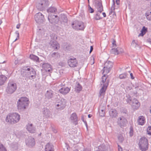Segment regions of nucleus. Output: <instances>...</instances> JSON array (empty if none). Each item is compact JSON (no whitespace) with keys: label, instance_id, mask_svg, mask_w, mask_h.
Segmentation results:
<instances>
[{"label":"nucleus","instance_id":"nucleus-1","mask_svg":"<svg viewBox=\"0 0 151 151\" xmlns=\"http://www.w3.org/2000/svg\"><path fill=\"white\" fill-rule=\"evenodd\" d=\"M20 119V115L16 113H13L9 114L6 118V121L11 124H14L18 122Z\"/></svg>","mask_w":151,"mask_h":151},{"label":"nucleus","instance_id":"nucleus-2","mask_svg":"<svg viewBox=\"0 0 151 151\" xmlns=\"http://www.w3.org/2000/svg\"><path fill=\"white\" fill-rule=\"evenodd\" d=\"M29 103V99L26 97H21L17 102V107L18 109L24 110L28 106Z\"/></svg>","mask_w":151,"mask_h":151},{"label":"nucleus","instance_id":"nucleus-3","mask_svg":"<svg viewBox=\"0 0 151 151\" xmlns=\"http://www.w3.org/2000/svg\"><path fill=\"white\" fill-rule=\"evenodd\" d=\"M103 74H104V76L102 77V82L103 84V86L100 90L99 97L102 96H104V95L107 87L109 84V81H108L106 80V78L105 76V75L107 73H105L103 72Z\"/></svg>","mask_w":151,"mask_h":151},{"label":"nucleus","instance_id":"nucleus-4","mask_svg":"<svg viewBox=\"0 0 151 151\" xmlns=\"http://www.w3.org/2000/svg\"><path fill=\"white\" fill-rule=\"evenodd\" d=\"M139 145L140 149L142 151H145L148 148V141L145 137H141L139 140Z\"/></svg>","mask_w":151,"mask_h":151},{"label":"nucleus","instance_id":"nucleus-5","mask_svg":"<svg viewBox=\"0 0 151 151\" xmlns=\"http://www.w3.org/2000/svg\"><path fill=\"white\" fill-rule=\"evenodd\" d=\"M49 5L47 0H38L36 4V7L39 10L45 9Z\"/></svg>","mask_w":151,"mask_h":151},{"label":"nucleus","instance_id":"nucleus-6","mask_svg":"<svg viewBox=\"0 0 151 151\" xmlns=\"http://www.w3.org/2000/svg\"><path fill=\"white\" fill-rule=\"evenodd\" d=\"M72 26L73 28L76 30H83L84 29V23L82 22L77 20H76L72 23Z\"/></svg>","mask_w":151,"mask_h":151},{"label":"nucleus","instance_id":"nucleus-7","mask_svg":"<svg viewBox=\"0 0 151 151\" xmlns=\"http://www.w3.org/2000/svg\"><path fill=\"white\" fill-rule=\"evenodd\" d=\"M17 88V85L15 83L9 82L8 83L6 88V92L8 93L12 94L16 91Z\"/></svg>","mask_w":151,"mask_h":151},{"label":"nucleus","instance_id":"nucleus-8","mask_svg":"<svg viewBox=\"0 0 151 151\" xmlns=\"http://www.w3.org/2000/svg\"><path fill=\"white\" fill-rule=\"evenodd\" d=\"M113 65V63L110 61H107L104 64L103 69V73H108L110 71Z\"/></svg>","mask_w":151,"mask_h":151},{"label":"nucleus","instance_id":"nucleus-9","mask_svg":"<svg viewBox=\"0 0 151 151\" xmlns=\"http://www.w3.org/2000/svg\"><path fill=\"white\" fill-rule=\"evenodd\" d=\"M48 18L49 22L53 24H57L59 20V18L57 15H55L52 14H49Z\"/></svg>","mask_w":151,"mask_h":151},{"label":"nucleus","instance_id":"nucleus-10","mask_svg":"<svg viewBox=\"0 0 151 151\" xmlns=\"http://www.w3.org/2000/svg\"><path fill=\"white\" fill-rule=\"evenodd\" d=\"M66 102L65 99H61L59 100L58 104L56 105V106L57 107V109L59 110L63 109L66 106Z\"/></svg>","mask_w":151,"mask_h":151},{"label":"nucleus","instance_id":"nucleus-11","mask_svg":"<svg viewBox=\"0 0 151 151\" xmlns=\"http://www.w3.org/2000/svg\"><path fill=\"white\" fill-rule=\"evenodd\" d=\"M35 18V20L37 23L40 24L44 21V16L41 13L39 12L36 14Z\"/></svg>","mask_w":151,"mask_h":151},{"label":"nucleus","instance_id":"nucleus-12","mask_svg":"<svg viewBox=\"0 0 151 151\" xmlns=\"http://www.w3.org/2000/svg\"><path fill=\"white\" fill-rule=\"evenodd\" d=\"M25 143L27 146L29 147H32L35 144V141L34 138L29 137L25 141Z\"/></svg>","mask_w":151,"mask_h":151},{"label":"nucleus","instance_id":"nucleus-13","mask_svg":"<svg viewBox=\"0 0 151 151\" xmlns=\"http://www.w3.org/2000/svg\"><path fill=\"white\" fill-rule=\"evenodd\" d=\"M69 65L71 67H76L78 64L76 58H70L68 61Z\"/></svg>","mask_w":151,"mask_h":151},{"label":"nucleus","instance_id":"nucleus-14","mask_svg":"<svg viewBox=\"0 0 151 151\" xmlns=\"http://www.w3.org/2000/svg\"><path fill=\"white\" fill-rule=\"evenodd\" d=\"M127 122L126 119L123 116L120 117L118 120V124L121 127L126 125Z\"/></svg>","mask_w":151,"mask_h":151},{"label":"nucleus","instance_id":"nucleus-15","mask_svg":"<svg viewBox=\"0 0 151 151\" xmlns=\"http://www.w3.org/2000/svg\"><path fill=\"white\" fill-rule=\"evenodd\" d=\"M130 104L132 106V108L135 109H137L140 106V103L135 99H134L132 100Z\"/></svg>","mask_w":151,"mask_h":151},{"label":"nucleus","instance_id":"nucleus-16","mask_svg":"<svg viewBox=\"0 0 151 151\" xmlns=\"http://www.w3.org/2000/svg\"><path fill=\"white\" fill-rule=\"evenodd\" d=\"M42 67L46 72L51 73L52 70L51 65L48 63H44L42 65Z\"/></svg>","mask_w":151,"mask_h":151},{"label":"nucleus","instance_id":"nucleus-17","mask_svg":"<svg viewBox=\"0 0 151 151\" xmlns=\"http://www.w3.org/2000/svg\"><path fill=\"white\" fill-rule=\"evenodd\" d=\"M49 44L51 47L55 50H57L59 47V44L56 41L54 40H51L49 42Z\"/></svg>","mask_w":151,"mask_h":151},{"label":"nucleus","instance_id":"nucleus-18","mask_svg":"<svg viewBox=\"0 0 151 151\" xmlns=\"http://www.w3.org/2000/svg\"><path fill=\"white\" fill-rule=\"evenodd\" d=\"M54 95V92L52 90L47 91L45 95L46 98L48 99H50L53 98Z\"/></svg>","mask_w":151,"mask_h":151},{"label":"nucleus","instance_id":"nucleus-19","mask_svg":"<svg viewBox=\"0 0 151 151\" xmlns=\"http://www.w3.org/2000/svg\"><path fill=\"white\" fill-rule=\"evenodd\" d=\"M42 113L44 116L46 118L49 117L51 115V112L47 108H44L42 109Z\"/></svg>","mask_w":151,"mask_h":151},{"label":"nucleus","instance_id":"nucleus-20","mask_svg":"<svg viewBox=\"0 0 151 151\" xmlns=\"http://www.w3.org/2000/svg\"><path fill=\"white\" fill-rule=\"evenodd\" d=\"M27 129L30 133H34L35 132L36 128L33 126L32 124H28L27 125Z\"/></svg>","mask_w":151,"mask_h":151},{"label":"nucleus","instance_id":"nucleus-21","mask_svg":"<svg viewBox=\"0 0 151 151\" xmlns=\"http://www.w3.org/2000/svg\"><path fill=\"white\" fill-rule=\"evenodd\" d=\"M109 113L110 116L112 118H115L117 116V112L115 109H111L109 111Z\"/></svg>","mask_w":151,"mask_h":151},{"label":"nucleus","instance_id":"nucleus-22","mask_svg":"<svg viewBox=\"0 0 151 151\" xmlns=\"http://www.w3.org/2000/svg\"><path fill=\"white\" fill-rule=\"evenodd\" d=\"M137 122L139 125H143L145 123V119L144 116H141L139 117Z\"/></svg>","mask_w":151,"mask_h":151},{"label":"nucleus","instance_id":"nucleus-23","mask_svg":"<svg viewBox=\"0 0 151 151\" xmlns=\"http://www.w3.org/2000/svg\"><path fill=\"white\" fill-rule=\"evenodd\" d=\"M70 118L75 125L77 124V116L76 113H73L71 115Z\"/></svg>","mask_w":151,"mask_h":151},{"label":"nucleus","instance_id":"nucleus-24","mask_svg":"<svg viewBox=\"0 0 151 151\" xmlns=\"http://www.w3.org/2000/svg\"><path fill=\"white\" fill-rule=\"evenodd\" d=\"M70 90V88L68 87H63L59 90V92L62 94L65 95L68 93Z\"/></svg>","mask_w":151,"mask_h":151},{"label":"nucleus","instance_id":"nucleus-25","mask_svg":"<svg viewBox=\"0 0 151 151\" xmlns=\"http://www.w3.org/2000/svg\"><path fill=\"white\" fill-rule=\"evenodd\" d=\"M54 146L50 143H47L45 146V151H54Z\"/></svg>","mask_w":151,"mask_h":151},{"label":"nucleus","instance_id":"nucleus-26","mask_svg":"<svg viewBox=\"0 0 151 151\" xmlns=\"http://www.w3.org/2000/svg\"><path fill=\"white\" fill-rule=\"evenodd\" d=\"M82 87L79 82H76L75 84V91L77 93H79L82 90Z\"/></svg>","mask_w":151,"mask_h":151},{"label":"nucleus","instance_id":"nucleus-27","mask_svg":"<svg viewBox=\"0 0 151 151\" xmlns=\"http://www.w3.org/2000/svg\"><path fill=\"white\" fill-rule=\"evenodd\" d=\"M27 73L28 77L30 79H34L35 78L36 73L34 69L30 72H28Z\"/></svg>","mask_w":151,"mask_h":151},{"label":"nucleus","instance_id":"nucleus-28","mask_svg":"<svg viewBox=\"0 0 151 151\" xmlns=\"http://www.w3.org/2000/svg\"><path fill=\"white\" fill-rule=\"evenodd\" d=\"M105 108L104 107H102L101 106H100L99 111L101 116L103 117L104 116L105 114Z\"/></svg>","mask_w":151,"mask_h":151},{"label":"nucleus","instance_id":"nucleus-29","mask_svg":"<svg viewBox=\"0 0 151 151\" xmlns=\"http://www.w3.org/2000/svg\"><path fill=\"white\" fill-rule=\"evenodd\" d=\"M29 58L33 61L37 62H39V58L37 56L33 54H31L29 56Z\"/></svg>","mask_w":151,"mask_h":151},{"label":"nucleus","instance_id":"nucleus-30","mask_svg":"<svg viewBox=\"0 0 151 151\" xmlns=\"http://www.w3.org/2000/svg\"><path fill=\"white\" fill-rule=\"evenodd\" d=\"M7 77L5 76L1 75L0 76V85H3L5 82Z\"/></svg>","mask_w":151,"mask_h":151},{"label":"nucleus","instance_id":"nucleus-31","mask_svg":"<svg viewBox=\"0 0 151 151\" xmlns=\"http://www.w3.org/2000/svg\"><path fill=\"white\" fill-rule=\"evenodd\" d=\"M48 12L55 13L57 12V8L54 6H51L47 10Z\"/></svg>","mask_w":151,"mask_h":151},{"label":"nucleus","instance_id":"nucleus-32","mask_svg":"<svg viewBox=\"0 0 151 151\" xmlns=\"http://www.w3.org/2000/svg\"><path fill=\"white\" fill-rule=\"evenodd\" d=\"M107 150L105 145L102 144L99 146L96 151H107Z\"/></svg>","mask_w":151,"mask_h":151},{"label":"nucleus","instance_id":"nucleus-33","mask_svg":"<svg viewBox=\"0 0 151 151\" xmlns=\"http://www.w3.org/2000/svg\"><path fill=\"white\" fill-rule=\"evenodd\" d=\"M147 31V28L145 27V26L143 27L142 29L141 30V32L139 35V36H143L146 33Z\"/></svg>","mask_w":151,"mask_h":151},{"label":"nucleus","instance_id":"nucleus-34","mask_svg":"<svg viewBox=\"0 0 151 151\" xmlns=\"http://www.w3.org/2000/svg\"><path fill=\"white\" fill-rule=\"evenodd\" d=\"M50 56L51 58L56 59L60 57V55L58 52H54L51 54Z\"/></svg>","mask_w":151,"mask_h":151},{"label":"nucleus","instance_id":"nucleus-35","mask_svg":"<svg viewBox=\"0 0 151 151\" xmlns=\"http://www.w3.org/2000/svg\"><path fill=\"white\" fill-rule=\"evenodd\" d=\"M131 45L134 46V47H136L139 46V44L137 40H133L131 43Z\"/></svg>","mask_w":151,"mask_h":151},{"label":"nucleus","instance_id":"nucleus-36","mask_svg":"<svg viewBox=\"0 0 151 151\" xmlns=\"http://www.w3.org/2000/svg\"><path fill=\"white\" fill-rule=\"evenodd\" d=\"M146 16L147 19L151 20V11H148L146 13Z\"/></svg>","mask_w":151,"mask_h":151},{"label":"nucleus","instance_id":"nucleus-37","mask_svg":"<svg viewBox=\"0 0 151 151\" xmlns=\"http://www.w3.org/2000/svg\"><path fill=\"white\" fill-rule=\"evenodd\" d=\"M61 20L64 22H67L68 21V19L67 17L64 15H61Z\"/></svg>","mask_w":151,"mask_h":151},{"label":"nucleus","instance_id":"nucleus-38","mask_svg":"<svg viewBox=\"0 0 151 151\" xmlns=\"http://www.w3.org/2000/svg\"><path fill=\"white\" fill-rule=\"evenodd\" d=\"M127 75L126 73L120 74L119 76V78L120 79H124L127 78Z\"/></svg>","mask_w":151,"mask_h":151},{"label":"nucleus","instance_id":"nucleus-39","mask_svg":"<svg viewBox=\"0 0 151 151\" xmlns=\"http://www.w3.org/2000/svg\"><path fill=\"white\" fill-rule=\"evenodd\" d=\"M113 3L112 6L111 8V11H112V12L114 13V10L115 9V1L114 0H113Z\"/></svg>","mask_w":151,"mask_h":151},{"label":"nucleus","instance_id":"nucleus-40","mask_svg":"<svg viewBox=\"0 0 151 151\" xmlns=\"http://www.w3.org/2000/svg\"><path fill=\"white\" fill-rule=\"evenodd\" d=\"M117 55L123 53L124 52L123 50L120 47H117Z\"/></svg>","mask_w":151,"mask_h":151},{"label":"nucleus","instance_id":"nucleus-41","mask_svg":"<svg viewBox=\"0 0 151 151\" xmlns=\"http://www.w3.org/2000/svg\"><path fill=\"white\" fill-rule=\"evenodd\" d=\"M126 97L127 98L126 100L127 103H129V104H130L132 101L131 97L129 95L127 96Z\"/></svg>","mask_w":151,"mask_h":151},{"label":"nucleus","instance_id":"nucleus-42","mask_svg":"<svg viewBox=\"0 0 151 151\" xmlns=\"http://www.w3.org/2000/svg\"><path fill=\"white\" fill-rule=\"evenodd\" d=\"M101 18L100 16V14L99 13L96 14L94 17V19L96 20H98Z\"/></svg>","mask_w":151,"mask_h":151},{"label":"nucleus","instance_id":"nucleus-43","mask_svg":"<svg viewBox=\"0 0 151 151\" xmlns=\"http://www.w3.org/2000/svg\"><path fill=\"white\" fill-rule=\"evenodd\" d=\"M117 48L116 49L112 48L110 50V52L111 53L117 55Z\"/></svg>","mask_w":151,"mask_h":151},{"label":"nucleus","instance_id":"nucleus-44","mask_svg":"<svg viewBox=\"0 0 151 151\" xmlns=\"http://www.w3.org/2000/svg\"><path fill=\"white\" fill-rule=\"evenodd\" d=\"M129 135L130 137H132L133 135V128L131 127L130 128V131L129 132Z\"/></svg>","mask_w":151,"mask_h":151},{"label":"nucleus","instance_id":"nucleus-45","mask_svg":"<svg viewBox=\"0 0 151 151\" xmlns=\"http://www.w3.org/2000/svg\"><path fill=\"white\" fill-rule=\"evenodd\" d=\"M118 140L120 142L122 143L124 141V138L123 136L121 135H120L118 137Z\"/></svg>","mask_w":151,"mask_h":151},{"label":"nucleus","instance_id":"nucleus-46","mask_svg":"<svg viewBox=\"0 0 151 151\" xmlns=\"http://www.w3.org/2000/svg\"><path fill=\"white\" fill-rule=\"evenodd\" d=\"M147 132L148 134L151 135V126H149L147 128Z\"/></svg>","mask_w":151,"mask_h":151},{"label":"nucleus","instance_id":"nucleus-47","mask_svg":"<svg viewBox=\"0 0 151 151\" xmlns=\"http://www.w3.org/2000/svg\"><path fill=\"white\" fill-rule=\"evenodd\" d=\"M25 69L26 71H28V72H30V71H32V70H33L34 69L32 68L31 67H27Z\"/></svg>","mask_w":151,"mask_h":151},{"label":"nucleus","instance_id":"nucleus-48","mask_svg":"<svg viewBox=\"0 0 151 151\" xmlns=\"http://www.w3.org/2000/svg\"><path fill=\"white\" fill-rule=\"evenodd\" d=\"M89 12L91 13H93L94 12V9L92 8L89 5H88Z\"/></svg>","mask_w":151,"mask_h":151},{"label":"nucleus","instance_id":"nucleus-49","mask_svg":"<svg viewBox=\"0 0 151 151\" xmlns=\"http://www.w3.org/2000/svg\"><path fill=\"white\" fill-rule=\"evenodd\" d=\"M94 63V58L92 57L91 58V60L90 62V63L91 65H92Z\"/></svg>","mask_w":151,"mask_h":151},{"label":"nucleus","instance_id":"nucleus-50","mask_svg":"<svg viewBox=\"0 0 151 151\" xmlns=\"http://www.w3.org/2000/svg\"><path fill=\"white\" fill-rule=\"evenodd\" d=\"M0 151H6V149L2 145L0 147Z\"/></svg>","mask_w":151,"mask_h":151},{"label":"nucleus","instance_id":"nucleus-51","mask_svg":"<svg viewBox=\"0 0 151 151\" xmlns=\"http://www.w3.org/2000/svg\"><path fill=\"white\" fill-rule=\"evenodd\" d=\"M112 44L113 45V47H115L116 46V41L114 39H112Z\"/></svg>","mask_w":151,"mask_h":151},{"label":"nucleus","instance_id":"nucleus-52","mask_svg":"<svg viewBox=\"0 0 151 151\" xmlns=\"http://www.w3.org/2000/svg\"><path fill=\"white\" fill-rule=\"evenodd\" d=\"M58 65L62 67H63L65 66V63L64 62H60L59 63Z\"/></svg>","mask_w":151,"mask_h":151},{"label":"nucleus","instance_id":"nucleus-53","mask_svg":"<svg viewBox=\"0 0 151 151\" xmlns=\"http://www.w3.org/2000/svg\"><path fill=\"white\" fill-rule=\"evenodd\" d=\"M81 120L83 122H84V123H85L86 126H87V123L86 122V121L84 120V118L83 116H82L81 117Z\"/></svg>","mask_w":151,"mask_h":151},{"label":"nucleus","instance_id":"nucleus-54","mask_svg":"<svg viewBox=\"0 0 151 151\" xmlns=\"http://www.w3.org/2000/svg\"><path fill=\"white\" fill-rule=\"evenodd\" d=\"M116 2L117 5H119L120 4V1L119 0H116Z\"/></svg>","mask_w":151,"mask_h":151},{"label":"nucleus","instance_id":"nucleus-55","mask_svg":"<svg viewBox=\"0 0 151 151\" xmlns=\"http://www.w3.org/2000/svg\"><path fill=\"white\" fill-rule=\"evenodd\" d=\"M15 33L16 34V35H17V37L18 38H19V32H18V31H16L15 32Z\"/></svg>","mask_w":151,"mask_h":151},{"label":"nucleus","instance_id":"nucleus-56","mask_svg":"<svg viewBox=\"0 0 151 151\" xmlns=\"http://www.w3.org/2000/svg\"><path fill=\"white\" fill-rule=\"evenodd\" d=\"M118 147L119 151H122V148L119 145H118Z\"/></svg>","mask_w":151,"mask_h":151},{"label":"nucleus","instance_id":"nucleus-57","mask_svg":"<svg viewBox=\"0 0 151 151\" xmlns=\"http://www.w3.org/2000/svg\"><path fill=\"white\" fill-rule=\"evenodd\" d=\"M93 47L92 46H91L90 47V53H91L93 50Z\"/></svg>","mask_w":151,"mask_h":151},{"label":"nucleus","instance_id":"nucleus-58","mask_svg":"<svg viewBox=\"0 0 151 151\" xmlns=\"http://www.w3.org/2000/svg\"><path fill=\"white\" fill-rule=\"evenodd\" d=\"M130 76H131V78L132 79H134V78L133 76V74L132 73H131L130 74Z\"/></svg>","mask_w":151,"mask_h":151},{"label":"nucleus","instance_id":"nucleus-59","mask_svg":"<svg viewBox=\"0 0 151 151\" xmlns=\"http://www.w3.org/2000/svg\"><path fill=\"white\" fill-rule=\"evenodd\" d=\"M20 24H17V25L16 28L17 29H19L20 28Z\"/></svg>","mask_w":151,"mask_h":151},{"label":"nucleus","instance_id":"nucleus-60","mask_svg":"<svg viewBox=\"0 0 151 151\" xmlns=\"http://www.w3.org/2000/svg\"><path fill=\"white\" fill-rule=\"evenodd\" d=\"M83 151H90V150L86 148L84 149Z\"/></svg>","mask_w":151,"mask_h":151},{"label":"nucleus","instance_id":"nucleus-61","mask_svg":"<svg viewBox=\"0 0 151 151\" xmlns=\"http://www.w3.org/2000/svg\"><path fill=\"white\" fill-rule=\"evenodd\" d=\"M147 41L148 42H149L150 43H151V39H148L147 40Z\"/></svg>","mask_w":151,"mask_h":151},{"label":"nucleus","instance_id":"nucleus-62","mask_svg":"<svg viewBox=\"0 0 151 151\" xmlns=\"http://www.w3.org/2000/svg\"><path fill=\"white\" fill-rule=\"evenodd\" d=\"M102 14L103 15V16L104 17H106V13L105 12H103L102 13Z\"/></svg>","mask_w":151,"mask_h":151},{"label":"nucleus","instance_id":"nucleus-63","mask_svg":"<svg viewBox=\"0 0 151 151\" xmlns=\"http://www.w3.org/2000/svg\"><path fill=\"white\" fill-rule=\"evenodd\" d=\"M91 116H92V115L90 114H89L88 115V118H91Z\"/></svg>","mask_w":151,"mask_h":151},{"label":"nucleus","instance_id":"nucleus-64","mask_svg":"<svg viewBox=\"0 0 151 151\" xmlns=\"http://www.w3.org/2000/svg\"><path fill=\"white\" fill-rule=\"evenodd\" d=\"M15 64L16 65L18 63V61L15 60L14 62Z\"/></svg>","mask_w":151,"mask_h":151}]
</instances>
